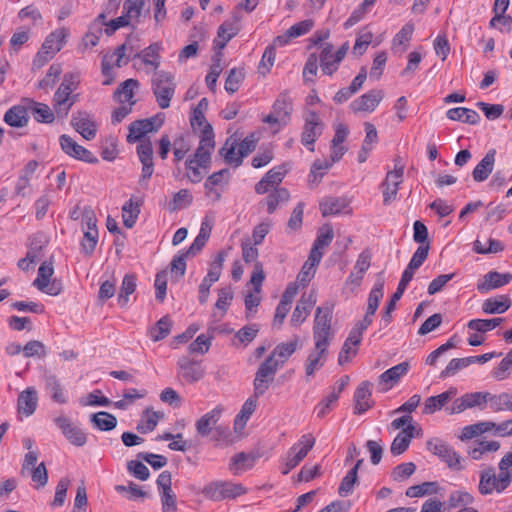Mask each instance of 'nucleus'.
I'll use <instances>...</instances> for the list:
<instances>
[{"instance_id":"obj_2","label":"nucleus","mask_w":512,"mask_h":512,"mask_svg":"<svg viewBox=\"0 0 512 512\" xmlns=\"http://www.w3.org/2000/svg\"><path fill=\"white\" fill-rule=\"evenodd\" d=\"M509 471L500 470L497 475L495 469L488 467L480 472L478 490L481 495H490L493 492L502 493L510 485Z\"/></svg>"},{"instance_id":"obj_3","label":"nucleus","mask_w":512,"mask_h":512,"mask_svg":"<svg viewBox=\"0 0 512 512\" xmlns=\"http://www.w3.org/2000/svg\"><path fill=\"white\" fill-rule=\"evenodd\" d=\"M333 303H325L316 309L315 320L313 325V340L319 342L330 343L334 333L332 331Z\"/></svg>"},{"instance_id":"obj_56","label":"nucleus","mask_w":512,"mask_h":512,"mask_svg":"<svg viewBox=\"0 0 512 512\" xmlns=\"http://www.w3.org/2000/svg\"><path fill=\"white\" fill-rule=\"evenodd\" d=\"M136 289V278L134 275H126L123 278L122 285L120 288V292L118 294V303L121 306H125L128 302V297L131 295Z\"/></svg>"},{"instance_id":"obj_46","label":"nucleus","mask_w":512,"mask_h":512,"mask_svg":"<svg viewBox=\"0 0 512 512\" xmlns=\"http://www.w3.org/2000/svg\"><path fill=\"white\" fill-rule=\"evenodd\" d=\"M321 259L318 258V255L309 254L308 259L305 261L300 273L297 276L298 281L302 285H306L311 281V279L315 275L316 267L320 263Z\"/></svg>"},{"instance_id":"obj_52","label":"nucleus","mask_w":512,"mask_h":512,"mask_svg":"<svg viewBox=\"0 0 512 512\" xmlns=\"http://www.w3.org/2000/svg\"><path fill=\"white\" fill-rule=\"evenodd\" d=\"M123 223L127 228H132L135 225L136 219L140 214V207L137 202L130 199L122 207Z\"/></svg>"},{"instance_id":"obj_9","label":"nucleus","mask_w":512,"mask_h":512,"mask_svg":"<svg viewBox=\"0 0 512 512\" xmlns=\"http://www.w3.org/2000/svg\"><path fill=\"white\" fill-rule=\"evenodd\" d=\"M330 343L314 341V348L305 361V375L307 380L315 375L326 363Z\"/></svg>"},{"instance_id":"obj_33","label":"nucleus","mask_w":512,"mask_h":512,"mask_svg":"<svg viewBox=\"0 0 512 512\" xmlns=\"http://www.w3.org/2000/svg\"><path fill=\"white\" fill-rule=\"evenodd\" d=\"M92 426L103 432H108L116 428L117 418L106 411H100L90 415Z\"/></svg>"},{"instance_id":"obj_60","label":"nucleus","mask_w":512,"mask_h":512,"mask_svg":"<svg viewBox=\"0 0 512 512\" xmlns=\"http://www.w3.org/2000/svg\"><path fill=\"white\" fill-rule=\"evenodd\" d=\"M503 322V318L493 319H472L468 322L467 327L477 332H486L494 329Z\"/></svg>"},{"instance_id":"obj_6","label":"nucleus","mask_w":512,"mask_h":512,"mask_svg":"<svg viewBox=\"0 0 512 512\" xmlns=\"http://www.w3.org/2000/svg\"><path fill=\"white\" fill-rule=\"evenodd\" d=\"M215 147L213 128L210 124H206L202 130L201 139L192 160L203 169H208L211 163V152Z\"/></svg>"},{"instance_id":"obj_23","label":"nucleus","mask_w":512,"mask_h":512,"mask_svg":"<svg viewBox=\"0 0 512 512\" xmlns=\"http://www.w3.org/2000/svg\"><path fill=\"white\" fill-rule=\"evenodd\" d=\"M371 383L369 381L362 382L354 394V413L362 414L372 406L371 401Z\"/></svg>"},{"instance_id":"obj_12","label":"nucleus","mask_w":512,"mask_h":512,"mask_svg":"<svg viewBox=\"0 0 512 512\" xmlns=\"http://www.w3.org/2000/svg\"><path fill=\"white\" fill-rule=\"evenodd\" d=\"M384 98V92L380 89H373L361 95L351 102L349 108L354 113L373 112Z\"/></svg>"},{"instance_id":"obj_22","label":"nucleus","mask_w":512,"mask_h":512,"mask_svg":"<svg viewBox=\"0 0 512 512\" xmlns=\"http://www.w3.org/2000/svg\"><path fill=\"white\" fill-rule=\"evenodd\" d=\"M38 404L37 391L34 387H28L23 390L17 400L18 413L25 415L26 417L31 416Z\"/></svg>"},{"instance_id":"obj_1","label":"nucleus","mask_w":512,"mask_h":512,"mask_svg":"<svg viewBox=\"0 0 512 512\" xmlns=\"http://www.w3.org/2000/svg\"><path fill=\"white\" fill-rule=\"evenodd\" d=\"M151 87L158 106L167 109L175 93L174 76L166 71H158L152 78Z\"/></svg>"},{"instance_id":"obj_7","label":"nucleus","mask_w":512,"mask_h":512,"mask_svg":"<svg viewBox=\"0 0 512 512\" xmlns=\"http://www.w3.org/2000/svg\"><path fill=\"white\" fill-rule=\"evenodd\" d=\"M349 49V43L345 42L333 53V45L325 43L319 56L322 71L327 75H332L337 69L340 62L344 59Z\"/></svg>"},{"instance_id":"obj_51","label":"nucleus","mask_w":512,"mask_h":512,"mask_svg":"<svg viewBox=\"0 0 512 512\" xmlns=\"http://www.w3.org/2000/svg\"><path fill=\"white\" fill-rule=\"evenodd\" d=\"M221 58H222V52H216L212 58L213 64L210 67V71L207 74L206 79H205L208 88L213 92L216 89L217 79L222 72Z\"/></svg>"},{"instance_id":"obj_24","label":"nucleus","mask_w":512,"mask_h":512,"mask_svg":"<svg viewBox=\"0 0 512 512\" xmlns=\"http://www.w3.org/2000/svg\"><path fill=\"white\" fill-rule=\"evenodd\" d=\"M496 150H489L482 160L476 165L472 171L473 180L476 182L485 181L492 173L495 165Z\"/></svg>"},{"instance_id":"obj_31","label":"nucleus","mask_w":512,"mask_h":512,"mask_svg":"<svg viewBox=\"0 0 512 512\" xmlns=\"http://www.w3.org/2000/svg\"><path fill=\"white\" fill-rule=\"evenodd\" d=\"M510 307L511 300L507 295L488 298L482 303V311L485 314H502Z\"/></svg>"},{"instance_id":"obj_61","label":"nucleus","mask_w":512,"mask_h":512,"mask_svg":"<svg viewBox=\"0 0 512 512\" xmlns=\"http://www.w3.org/2000/svg\"><path fill=\"white\" fill-rule=\"evenodd\" d=\"M81 406H104L107 407L111 405V400L105 396L101 395L100 390H95L83 397L79 400Z\"/></svg>"},{"instance_id":"obj_37","label":"nucleus","mask_w":512,"mask_h":512,"mask_svg":"<svg viewBox=\"0 0 512 512\" xmlns=\"http://www.w3.org/2000/svg\"><path fill=\"white\" fill-rule=\"evenodd\" d=\"M242 15L239 11H234L230 20L225 21L219 26L217 36L225 37L226 41H230L240 31V21Z\"/></svg>"},{"instance_id":"obj_55","label":"nucleus","mask_w":512,"mask_h":512,"mask_svg":"<svg viewBox=\"0 0 512 512\" xmlns=\"http://www.w3.org/2000/svg\"><path fill=\"white\" fill-rule=\"evenodd\" d=\"M244 77L245 72L243 68H232L225 81V90L231 94L238 91Z\"/></svg>"},{"instance_id":"obj_38","label":"nucleus","mask_w":512,"mask_h":512,"mask_svg":"<svg viewBox=\"0 0 512 512\" xmlns=\"http://www.w3.org/2000/svg\"><path fill=\"white\" fill-rule=\"evenodd\" d=\"M384 295V281L378 280L374 286V288L371 290L369 297H368V306L367 311L364 316V319H369L370 322H372V317L375 314V312L378 309L379 302L382 299Z\"/></svg>"},{"instance_id":"obj_62","label":"nucleus","mask_w":512,"mask_h":512,"mask_svg":"<svg viewBox=\"0 0 512 512\" xmlns=\"http://www.w3.org/2000/svg\"><path fill=\"white\" fill-rule=\"evenodd\" d=\"M372 322L369 319H364L355 324V326L351 329L347 339L345 340L348 344L352 346H358L362 339L363 332L371 325Z\"/></svg>"},{"instance_id":"obj_44","label":"nucleus","mask_w":512,"mask_h":512,"mask_svg":"<svg viewBox=\"0 0 512 512\" xmlns=\"http://www.w3.org/2000/svg\"><path fill=\"white\" fill-rule=\"evenodd\" d=\"M66 440L75 447H84L88 442V433L72 423H66Z\"/></svg>"},{"instance_id":"obj_5","label":"nucleus","mask_w":512,"mask_h":512,"mask_svg":"<svg viewBox=\"0 0 512 512\" xmlns=\"http://www.w3.org/2000/svg\"><path fill=\"white\" fill-rule=\"evenodd\" d=\"M63 40L64 28H59L49 34L33 60V69H40L50 61L61 50Z\"/></svg>"},{"instance_id":"obj_32","label":"nucleus","mask_w":512,"mask_h":512,"mask_svg":"<svg viewBox=\"0 0 512 512\" xmlns=\"http://www.w3.org/2000/svg\"><path fill=\"white\" fill-rule=\"evenodd\" d=\"M53 274V267L44 261L38 269V276L34 280L33 285L37 287L40 291H45L50 295H57L59 290H55L53 286L49 289V281Z\"/></svg>"},{"instance_id":"obj_4","label":"nucleus","mask_w":512,"mask_h":512,"mask_svg":"<svg viewBox=\"0 0 512 512\" xmlns=\"http://www.w3.org/2000/svg\"><path fill=\"white\" fill-rule=\"evenodd\" d=\"M281 367L282 366L278 364L276 359L271 355L261 363L253 381L255 397H260L267 392L271 383L274 381L275 374Z\"/></svg>"},{"instance_id":"obj_11","label":"nucleus","mask_w":512,"mask_h":512,"mask_svg":"<svg viewBox=\"0 0 512 512\" xmlns=\"http://www.w3.org/2000/svg\"><path fill=\"white\" fill-rule=\"evenodd\" d=\"M162 124L163 119L159 116L143 120H136L129 126L127 141L129 143H134L140 140L145 134L152 131H157Z\"/></svg>"},{"instance_id":"obj_58","label":"nucleus","mask_w":512,"mask_h":512,"mask_svg":"<svg viewBox=\"0 0 512 512\" xmlns=\"http://www.w3.org/2000/svg\"><path fill=\"white\" fill-rule=\"evenodd\" d=\"M226 257H227V252L224 250L220 251L217 254L216 258L210 265L208 274L205 277V279H207L209 282H214V283L219 280Z\"/></svg>"},{"instance_id":"obj_39","label":"nucleus","mask_w":512,"mask_h":512,"mask_svg":"<svg viewBox=\"0 0 512 512\" xmlns=\"http://www.w3.org/2000/svg\"><path fill=\"white\" fill-rule=\"evenodd\" d=\"M69 217L74 221H81V227L93 225L97 223L94 210L90 206H81L77 204L69 213Z\"/></svg>"},{"instance_id":"obj_15","label":"nucleus","mask_w":512,"mask_h":512,"mask_svg":"<svg viewBox=\"0 0 512 512\" xmlns=\"http://www.w3.org/2000/svg\"><path fill=\"white\" fill-rule=\"evenodd\" d=\"M322 132V123L315 112H309L305 119V125L301 136V142L305 146H310V151H314V142Z\"/></svg>"},{"instance_id":"obj_21","label":"nucleus","mask_w":512,"mask_h":512,"mask_svg":"<svg viewBox=\"0 0 512 512\" xmlns=\"http://www.w3.org/2000/svg\"><path fill=\"white\" fill-rule=\"evenodd\" d=\"M28 113L27 103L14 105L5 112L3 120L11 127L22 128L28 124Z\"/></svg>"},{"instance_id":"obj_49","label":"nucleus","mask_w":512,"mask_h":512,"mask_svg":"<svg viewBox=\"0 0 512 512\" xmlns=\"http://www.w3.org/2000/svg\"><path fill=\"white\" fill-rule=\"evenodd\" d=\"M272 111L283 120V125L288 123L292 111V104L286 93H282L274 102Z\"/></svg>"},{"instance_id":"obj_10","label":"nucleus","mask_w":512,"mask_h":512,"mask_svg":"<svg viewBox=\"0 0 512 512\" xmlns=\"http://www.w3.org/2000/svg\"><path fill=\"white\" fill-rule=\"evenodd\" d=\"M427 448L433 454L444 461L450 469L461 470V457L453 450L451 446L440 440H429Z\"/></svg>"},{"instance_id":"obj_25","label":"nucleus","mask_w":512,"mask_h":512,"mask_svg":"<svg viewBox=\"0 0 512 512\" xmlns=\"http://www.w3.org/2000/svg\"><path fill=\"white\" fill-rule=\"evenodd\" d=\"M23 103H27L28 111L37 122L51 123L54 120V113L47 104L24 98Z\"/></svg>"},{"instance_id":"obj_27","label":"nucleus","mask_w":512,"mask_h":512,"mask_svg":"<svg viewBox=\"0 0 512 512\" xmlns=\"http://www.w3.org/2000/svg\"><path fill=\"white\" fill-rule=\"evenodd\" d=\"M409 367V363L405 361L383 372L378 378L380 385H386L383 390L386 391L390 389L393 384L397 383L399 379L408 372Z\"/></svg>"},{"instance_id":"obj_54","label":"nucleus","mask_w":512,"mask_h":512,"mask_svg":"<svg viewBox=\"0 0 512 512\" xmlns=\"http://www.w3.org/2000/svg\"><path fill=\"white\" fill-rule=\"evenodd\" d=\"M63 72L62 65L60 63L52 64L47 71L45 77L39 81V89L53 88L56 82L59 80Z\"/></svg>"},{"instance_id":"obj_64","label":"nucleus","mask_w":512,"mask_h":512,"mask_svg":"<svg viewBox=\"0 0 512 512\" xmlns=\"http://www.w3.org/2000/svg\"><path fill=\"white\" fill-rule=\"evenodd\" d=\"M415 470L416 465L413 462L402 463L393 469L391 477L396 482H403L414 474Z\"/></svg>"},{"instance_id":"obj_50","label":"nucleus","mask_w":512,"mask_h":512,"mask_svg":"<svg viewBox=\"0 0 512 512\" xmlns=\"http://www.w3.org/2000/svg\"><path fill=\"white\" fill-rule=\"evenodd\" d=\"M171 327L172 320L169 316H164L149 330V335L154 342L160 341L170 334Z\"/></svg>"},{"instance_id":"obj_43","label":"nucleus","mask_w":512,"mask_h":512,"mask_svg":"<svg viewBox=\"0 0 512 512\" xmlns=\"http://www.w3.org/2000/svg\"><path fill=\"white\" fill-rule=\"evenodd\" d=\"M237 140L227 139L223 147L219 150V154L224 158L225 162L234 167H239L243 160L239 152L236 155Z\"/></svg>"},{"instance_id":"obj_16","label":"nucleus","mask_w":512,"mask_h":512,"mask_svg":"<svg viewBox=\"0 0 512 512\" xmlns=\"http://www.w3.org/2000/svg\"><path fill=\"white\" fill-rule=\"evenodd\" d=\"M179 374L190 383H194L199 381L204 376V369L200 366V364L189 358V357H181L177 362Z\"/></svg>"},{"instance_id":"obj_20","label":"nucleus","mask_w":512,"mask_h":512,"mask_svg":"<svg viewBox=\"0 0 512 512\" xmlns=\"http://www.w3.org/2000/svg\"><path fill=\"white\" fill-rule=\"evenodd\" d=\"M45 395L56 403H64L62 392V379L52 372L46 371L43 375Z\"/></svg>"},{"instance_id":"obj_26","label":"nucleus","mask_w":512,"mask_h":512,"mask_svg":"<svg viewBox=\"0 0 512 512\" xmlns=\"http://www.w3.org/2000/svg\"><path fill=\"white\" fill-rule=\"evenodd\" d=\"M47 244V237L43 233H37L30 238L27 251L30 262L38 263L42 260Z\"/></svg>"},{"instance_id":"obj_19","label":"nucleus","mask_w":512,"mask_h":512,"mask_svg":"<svg viewBox=\"0 0 512 512\" xmlns=\"http://www.w3.org/2000/svg\"><path fill=\"white\" fill-rule=\"evenodd\" d=\"M71 126L86 140H91L96 135V124L86 112L73 114Z\"/></svg>"},{"instance_id":"obj_34","label":"nucleus","mask_w":512,"mask_h":512,"mask_svg":"<svg viewBox=\"0 0 512 512\" xmlns=\"http://www.w3.org/2000/svg\"><path fill=\"white\" fill-rule=\"evenodd\" d=\"M348 200L343 197H328L320 202V211L323 217L337 215L348 207Z\"/></svg>"},{"instance_id":"obj_41","label":"nucleus","mask_w":512,"mask_h":512,"mask_svg":"<svg viewBox=\"0 0 512 512\" xmlns=\"http://www.w3.org/2000/svg\"><path fill=\"white\" fill-rule=\"evenodd\" d=\"M447 117L453 121H461L468 124H476L480 120L479 114L472 109L457 107L447 111Z\"/></svg>"},{"instance_id":"obj_47","label":"nucleus","mask_w":512,"mask_h":512,"mask_svg":"<svg viewBox=\"0 0 512 512\" xmlns=\"http://www.w3.org/2000/svg\"><path fill=\"white\" fill-rule=\"evenodd\" d=\"M160 50L161 45L159 43H153L142 52L136 54L135 57L142 58L145 65H150L157 70L160 65Z\"/></svg>"},{"instance_id":"obj_59","label":"nucleus","mask_w":512,"mask_h":512,"mask_svg":"<svg viewBox=\"0 0 512 512\" xmlns=\"http://www.w3.org/2000/svg\"><path fill=\"white\" fill-rule=\"evenodd\" d=\"M144 416L145 420L142 419L137 425V430L143 434L153 431L157 425L158 419L163 415L159 412H152L147 408L144 411Z\"/></svg>"},{"instance_id":"obj_40","label":"nucleus","mask_w":512,"mask_h":512,"mask_svg":"<svg viewBox=\"0 0 512 512\" xmlns=\"http://www.w3.org/2000/svg\"><path fill=\"white\" fill-rule=\"evenodd\" d=\"M334 237L333 229L330 225H325L322 229H320L319 234L313 244V247L310 251L311 255H318V258H322L323 252L322 249L329 246Z\"/></svg>"},{"instance_id":"obj_48","label":"nucleus","mask_w":512,"mask_h":512,"mask_svg":"<svg viewBox=\"0 0 512 512\" xmlns=\"http://www.w3.org/2000/svg\"><path fill=\"white\" fill-rule=\"evenodd\" d=\"M489 407L495 412L512 411V395L509 393L491 394L489 393Z\"/></svg>"},{"instance_id":"obj_53","label":"nucleus","mask_w":512,"mask_h":512,"mask_svg":"<svg viewBox=\"0 0 512 512\" xmlns=\"http://www.w3.org/2000/svg\"><path fill=\"white\" fill-rule=\"evenodd\" d=\"M258 397H255L254 395L250 398H248L244 404L242 405V408L240 410V413L237 415L235 419V426H245L247 421L249 420L250 416L255 412L257 407V399Z\"/></svg>"},{"instance_id":"obj_30","label":"nucleus","mask_w":512,"mask_h":512,"mask_svg":"<svg viewBox=\"0 0 512 512\" xmlns=\"http://www.w3.org/2000/svg\"><path fill=\"white\" fill-rule=\"evenodd\" d=\"M222 413V408L220 406L215 407L210 412L203 415L197 422H196V430L199 435L202 437H205L209 435L213 427L217 424V422L220 419Z\"/></svg>"},{"instance_id":"obj_57","label":"nucleus","mask_w":512,"mask_h":512,"mask_svg":"<svg viewBox=\"0 0 512 512\" xmlns=\"http://www.w3.org/2000/svg\"><path fill=\"white\" fill-rule=\"evenodd\" d=\"M208 109V100L206 98H202L198 105L194 108L192 116L190 118L191 126L193 129L197 127H205L206 124H209L206 121L204 116L205 111Z\"/></svg>"},{"instance_id":"obj_36","label":"nucleus","mask_w":512,"mask_h":512,"mask_svg":"<svg viewBox=\"0 0 512 512\" xmlns=\"http://www.w3.org/2000/svg\"><path fill=\"white\" fill-rule=\"evenodd\" d=\"M66 154L87 163H97L98 159L89 150L78 145L72 138L66 136Z\"/></svg>"},{"instance_id":"obj_35","label":"nucleus","mask_w":512,"mask_h":512,"mask_svg":"<svg viewBox=\"0 0 512 512\" xmlns=\"http://www.w3.org/2000/svg\"><path fill=\"white\" fill-rule=\"evenodd\" d=\"M97 223L90 226L81 227L83 230V238L81 240V251L86 256H91L98 242Z\"/></svg>"},{"instance_id":"obj_14","label":"nucleus","mask_w":512,"mask_h":512,"mask_svg":"<svg viewBox=\"0 0 512 512\" xmlns=\"http://www.w3.org/2000/svg\"><path fill=\"white\" fill-rule=\"evenodd\" d=\"M137 154L140 162L142 163V174L139 183L147 182L154 172L153 164V147L151 141H142L137 146Z\"/></svg>"},{"instance_id":"obj_18","label":"nucleus","mask_w":512,"mask_h":512,"mask_svg":"<svg viewBox=\"0 0 512 512\" xmlns=\"http://www.w3.org/2000/svg\"><path fill=\"white\" fill-rule=\"evenodd\" d=\"M315 304L316 294L314 292L303 294L293 311L290 320L291 324L294 326L302 324Z\"/></svg>"},{"instance_id":"obj_17","label":"nucleus","mask_w":512,"mask_h":512,"mask_svg":"<svg viewBox=\"0 0 512 512\" xmlns=\"http://www.w3.org/2000/svg\"><path fill=\"white\" fill-rule=\"evenodd\" d=\"M511 280V273H499L497 271H490L484 275L482 281L477 283V290L481 293H485L507 285L511 282Z\"/></svg>"},{"instance_id":"obj_29","label":"nucleus","mask_w":512,"mask_h":512,"mask_svg":"<svg viewBox=\"0 0 512 512\" xmlns=\"http://www.w3.org/2000/svg\"><path fill=\"white\" fill-rule=\"evenodd\" d=\"M457 394L456 388H450L449 390L437 395L431 396L425 400L424 403V414H432L435 411L441 409L445 404H447L452 398H454Z\"/></svg>"},{"instance_id":"obj_63","label":"nucleus","mask_w":512,"mask_h":512,"mask_svg":"<svg viewBox=\"0 0 512 512\" xmlns=\"http://www.w3.org/2000/svg\"><path fill=\"white\" fill-rule=\"evenodd\" d=\"M289 197V192L285 188L277 189L275 192L269 194L266 199L268 213L272 214L276 210L278 204L288 201Z\"/></svg>"},{"instance_id":"obj_42","label":"nucleus","mask_w":512,"mask_h":512,"mask_svg":"<svg viewBox=\"0 0 512 512\" xmlns=\"http://www.w3.org/2000/svg\"><path fill=\"white\" fill-rule=\"evenodd\" d=\"M139 87V82L136 79H127L119 85L117 90L114 92L115 99L124 104L130 101H134V89Z\"/></svg>"},{"instance_id":"obj_45","label":"nucleus","mask_w":512,"mask_h":512,"mask_svg":"<svg viewBox=\"0 0 512 512\" xmlns=\"http://www.w3.org/2000/svg\"><path fill=\"white\" fill-rule=\"evenodd\" d=\"M298 347V339H294L289 343H280L278 344L274 350L271 352V356H273L278 364L281 366L289 359V357L297 350Z\"/></svg>"},{"instance_id":"obj_8","label":"nucleus","mask_w":512,"mask_h":512,"mask_svg":"<svg viewBox=\"0 0 512 512\" xmlns=\"http://www.w3.org/2000/svg\"><path fill=\"white\" fill-rule=\"evenodd\" d=\"M315 444V438L311 434H306L301 437L299 442L294 444L288 451L284 474L294 469L308 454Z\"/></svg>"},{"instance_id":"obj_13","label":"nucleus","mask_w":512,"mask_h":512,"mask_svg":"<svg viewBox=\"0 0 512 512\" xmlns=\"http://www.w3.org/2000/svg\"><path fill=\"white\" fill-rule=\"evenodd\" d=\"M404 168V165H396L393 171L387 173L386 179L383 182V203L385 205L390 204L396 199L399 185L402 182Z\"/></svg>"},{"instance_id":"obj_28","label":"nucleus","mask_w":512,"mask_h":512,"mask_svg":"<svg viewBox=\"0 0 512 512\" xmlns=\"http://www.w3.org/2000/svg\"><path fill=\"white\" fill-rule=\"evenodd\" d=\"M349 380V376L345 375L337 381L332 392L317 406L318 417H324L326 415L330 405L338 400L340 393L348 385Z\"/></svg>"}]
</instances>
